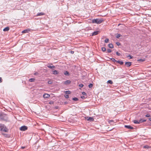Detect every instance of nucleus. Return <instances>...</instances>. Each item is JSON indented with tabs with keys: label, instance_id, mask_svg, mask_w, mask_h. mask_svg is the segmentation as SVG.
I'll return each mask as SVG.
<instances>
[{
	"label": "nucleus",
	"instance_id": "423d86ee",
	"mask_svg": "<svg viewBox=\"0 0 151 151\" xmlns=\"http://www.w3.org/2000/svg\"><path fill=\"white\" fill-rule=\"evenodd\" d=\"M63 83L65 85H68L71 83V81L70 80H68L63 82Z\"/></svg>",
	"mask_w": 151,
	"mask_h": 151
},
{
	"label": "nucleus",
	"instance_id": "dca6fc26",
	"mask_svg": "<svg viewBox=\"0 0 151 151\" xmlns=\"http://www.w3.org/2000/svg\"><path fill=\"white\" fill-rule=\"evenodd\" d=\"M98 32H99L98 31H95V32H94L92 33V36H94V35H97L98 34Z\"/></svg>",
	"mask_w": 151,
	"mask_h": 151
},
{
	"label": "nucleus",
	"instance_id": "a878e982",
	"mask_svg": "<svg viewBox=\"0 0 151 151\" xmlns=\"http://www.w3.org/2000/svg\"><path fill=\"white\" fill-rule=\"evenodd\" d=\"M65 93L66 94H70L71 93L70 91H65Z\"/></svg>",
	"mask_w": 151,
	"mask_h": 151
},
{
	"label": "nucleus",
	"instance_id": "2f4dec72",
	"mask_svg": "<svg viewBox=\"0 0 151 151\" xmlns=\"http://www.w3.org/2000/svg\"><path fill=\"white\" fill-rule=\"evenodd\" d=\"M101 50L103 52H105L106 50V48L105 47H102L101 48Z\"/></svg>",
	"mask_w": 151,
	"mask_h": 151
},
{
	"label": "nucleus",
	"instance_id": "1a4fd4ad",
	"mask_svg": "<svg viewBox=\"0 0 151 151\" xmlns=\"http://www.w3.org/2000/svg\"><path fill=\"white\" fill-rule=\"evenodd\" d=\"M132 64V63L131 62H126L125 65L127 66V67H130Z\"/></svg>",
	"mask_w": 151,
	"mask_h": 151
},
{
	"label": "nucleus",
	"instance_id": "aec40b11",
	"mask_svg": "<svg viewBox=\"0 0 151 151\" xmlns=\"http://www.w3.org/2000/svg\"><path fill=\"white\" fill-rule=\"evenodd\" d=\"M35 78H31L29 79V81L30 82H34L35 81Z\"/></svg>",
	"mask_w": 151,
	"mask_h": 151
},
{
	"label": "nucleus",
	"instance_id": "9d476101",
	"mask_svg": "<svg viewBox=\"0 0 151 151\" xmlns=\"http://www.w3.org/2000/svg\"><path fill=\"white\" fill-rule=\"evenodd\" d=\"M30 31V30L29 29H27L23 30L22 32L23 33H28Z\"/></svg>",
	"mask_w": 151,
	"mask_h": 151
},
{
	"label": "nucleus",
	"instance_id": "c756f323",
	"mask_svg": "<svg viewBox=\"0 0 151 151\" xmlns=\"http://www.w3.org/2000/svg\"><path fill=\"white\" fill-rule=\"evenodd\" d=\"M93 85L92 83H90L88 85V87L90 88H91L92 87H93Z\"/></svg>",
	"mask_w": 151,
	"mask_h": 151
},
{
	"label": "nucleus",
	"instance_id": "ddd939ff",
	"mask_svg": "<svg viewBox=\"0 0 151 151\" xmlns=\"http://www.w3.org/2000/svg\"><path fill=\"white\" fill-rule=\"evenodd\" d=\"M9 27H5V28H4L3 29V31H5V32L8 31H9Z\"/></svg>",
	"mask_w": 151,
	"mask_h": 151
},
{
	"label": "nucleus",
	"instance_id": "a18cd8bd",
	"mask_svg": "<svg viewBox=\"0 0 151 151\" xmlns=\"http://www.w3.org/2000/svg\"><path fill=\"white\" fill-rule=\"evenodd\" d=\"M70 52L72 54H73L74 53V51H70Z\"/></svg>",
	"mask_w": 151,
	"mask_h": 151
},
{
	"label": "nucleus",
	"instance_id": "20e7f679",
	"mask_svg": "<svg viewBox=\"0 0 151 151\" xmlns=\"http://www.w3.org/2000/svg\"><path fill=\"white\" fill-rule=\"evenodd\" d=\"M27 129V127L26 126H22L20 128V130L21 131H25Z\"/></svg>",
	"mask_w": 151,
	"mask_h": 151
},
{
	"label": "nucleus",
	"instance_id": "2eb2a0df",
	"mask_svg": "<svg viewBox=\"0 0 151 151\" xmlns=\"http://www.w3.org/2000/svg\"><path fill=\"white\" fill-rule=\"evenodd\" d=\"M108 47L109 48H114V46L111 43L109 44Z\"/></svg>",
	"mask_w": 151,
	"mask_h": 151
},
{
	"label": "nucleus",
	"instance_id": "f03ea898",
	"mask_svg": "<svg viewBox=\"0 0 151 151\" xmlns=\"http://www.w3.org/2000/svg\"><path fill=\"white\" fill-rule=\"evenodd\" d=\"M0 119L1 120L7 121L8 117L5 114H0Z\"/></svg>",
	"mask_w": 151,
	"mask_h": 151
},
{
	"label": "nucleus",
	"instance_id": "0eeeda50",
	"mask_svg": "<svg viewBox=\"0 0 151 151\" xmlns=\"http://www.w3.org/2000/svg\"><path fill=\"white\" fill-rule=\"evenodd\" d=\"M124 127L128 129H134V128L130 125H125L124 126Z\"/></svg>",
	"mask_w": 151,
	"mask_h": 151
},
{
	"label": "nucleus",
	"instance_id": "79ce46f5",
	"mask_svg": "<svg viewBox=\"0 0 151 151\" xmlns=\"http://www.w3.org/2000/svg\"><path fill=\"white\" fill-rule=\"evenodd\" d=\"M150 115L148 114H147L145 115V116L146 117H150Z\"/></svg>",
	"mask_w": 151,
	"mask_h": 151
},
{
	"label": "nucleus",
	"instance_id": "bb28decb",
	"mask_svg": "<svg viewBox=\"0 0 151 151\" xmlns=\"http://www.w3.org/2000/svg\"><path fill=\"white\" fill-rule=\"evenodd\" d=\"M111 60L114 63L116 62V61H117L115 60L114 58H111Z\"/></svg>",
	"mask_w": 151,
	"mask_h": 151
},
{
	"label": "nucleus",
	"instance_id": "a211bd4d",
	"mask_svg": "<svg viewBox=\"0 0 151 151\" xmlns=\"http://www.w3.org/2000/svg\"><path fill=\"white\" fill-rule=\"evenodd\" d=\"M53 73L54 74H59V72L55 70H54L53 71Z\"/></svg>",
	"mask_w": 151,
	"mask_h": 151
},
{
	"label": "nucleus",
	"instance_id": "7ed1b4c3",
	"mask_svg": "<svg viewBox=\"0 0 151 151\" xmlns=\"http://www.w3.org/2000/svg\"><path fill=\"white\" fill-rule=\"evenodd\" d=\"M0 131L7 132H8V129L4 124H0Z\"/></svg>",
	"mask_w": 151,
	"mask_h": 151
},
{
	"label": "nucleus",
	"instance_id": "7c9ffc66",
	"mask_svg": "<svg viewBox=\"0 0 151 151\" xmlns=\"http://www.w3.org/2000/svg\"><path fill=\"white\" fill-rule=\"evenodd\" d=\"M150 147L147 145H145L144 146V148H145L148 149Z\"/></svg>",
	"mask_w": 151,
	"mask_h": 151
},
{
	"label": "nucleus",
	"instance_id": "ea45409f",
	"mask_svg": "<svg viewBox=\"0 0 151 151\" xmlns=\"http://www.w3.org/2000/svg\"><path fill=\"white\" fill-rule=\"evenodd\" d=\"M83 84H81L79 85V86L80 87L82 88V87H83Z\"/></svg>",
	"mask_w": 151,
	"mask_h": 151
},
{
	"label": "nucleus",
	"instance_id": "f257e3e1",
	"mask_svg": "<svg viewBox=\"0 0 151 151\" xmlns=\"http://www.w3.org/2000/svg\"><path fill=\"white\" fill-rule=\"evenodd\" d=\"M104 21L102 19H92V22L93 23H96L98 24H100Z\"/></svg>",
	"mask_w": 151,
	"mask_h": 151
},
{
	"label": "nucleus",
	"instance_id": "b1692460",
	"mask_svg": "<svg viewBox=\"0 0 151 151\" xmlns=\"http://www.w3.org/2000/svg\"><path fill=\"white\" fill-rule=\"evenodd\" d=\"M121 36H122V35L121 34H117L116 37L117 38H119Z\"/></svg>",
	"mask_w": 151,
	"mask_h": 151
},
{
	"label": "nucleus",
	"instance_id": "393cba45",
	"mask_svg": "<svg viewBox=\"0 0 151 151\" xmlns=\"http://www.w3.org/2000/svg\"><path fill=\"white\" fill-rule=\"evenodd\" d=\"M72 99H73V101H78V99L77 98H76V97L73 98Z\"/></svg>",
	"mask_w": 151,
	"mask_h": 151
},
{
	"label": "nucleus",
	"instance_id": "39448f33",
	"mask_svg": "<svg viewBox=\"0 0 151 151\" xmlns=\"http://www.w3.org/2000/svg\"><path fill=\"white\" fill-rule=\"evenodd\" d=\"M47 66L51 69L54 68H55V66L53 65L52 63L48 64Z\"/></svg>",
	"mask_w": 151,
	"mask_h": 151
},
{
	"label": "nucleus",
	"instance_id": "c9c22d12",
	"mask_svg": "<svg viewBox=\"0 0 151 151\" xmlns=\"http://www.w3.org/2000/svg\"><path fill=\"white\" fill-rule=\"evenodd\" d=\"M116 45L118 46H120L121 45L120 43V42H117L116 43Z\"/></svg>",
	"mask_w": 151,
	"mask_h": 151
},
{
	"label": "nucleus",
	"instance_id": "f8f14e48",
	"mask_svg": "<svg viewBox=\"0 0 151 151\" xmlns=\"http://www.w3.org/2000/svg\"><path fill=\"white\" fill-rule=\"evenodd\" d=\"M45 14V13L43 12H40L37 13V16H42L43 15H44Z\"/></svg>",
	"mask_w": 151,
	"mask_h": 151
},
{
	"label": "nucleus",
	"instance_id": "f3484780",
	"mask_svg": "<svg viewBox=\"0 0 151 151\" xmlns=\"http://www.w3.org/2000/svg\"><path fill=\"white\" fill-rule=\"evenodd\" d=\"M146 121V119H141L139 121V123H142V122H144Z\"/></svg>",
	"mask_w": 151,
	"mask_h": 151
},
{
	"label": "nucleus",
	"instance_id": "9b49d317",
	"mask_svg": "<svg viewBox=\"0 0 151 151\" xmlns=\"http://www.w3.org/2000/svg\"><path fill=\"white\" fill-rule=\"evenodd\" d=\"M109 122L111 125H113L114 123V121L113 120H109Z\"/></svg>",
	"mask_w": 151,
	"mask_h": 151
},
{
	"label": "nucleus",
	"instance_id": "4c0bfd02",
	"mask_svg": "<svg viewBox=\"0 0 151 151\" xmlns=\"http://www.w3.org/2000/svg\"><path fill=\"white\" fill-rule=\"evenodd\" d=\"M116 55L118 56H120L121 55V54L120 53H119V52L118 51L116 52Z\"/></svg>",
	"mask_w": 151,
	"mask_h": 151
},
{
	"label": "nucleus",
	"instance_id": "a19ab883",
	"mask_svg": "<svg viewBox=\"0 0 151 151\" xmlns=\"http://www.w3.org/2000/svg\"><path fill=\"white\" fill-rule=\"evenodd\" d=\"M127 57H129L130 59H132V57L131 55H129L127 56Z\"/></svg>",
	"mask_w": 151,
	"mask_h": 151
},
{
	"label": "nucleus",
	"instance_id": "4468645a",
	"mask_svg": "<svg viewBox=\"0 0 151 151\" xmlns=\"http://www.w3.org/2000/svg\"><path fill=\"white\" fill-rule=\"evenodd\" d=\"M87 120L89 121H92L94 120L93 118L91 117H89L88 119H87Z\"/></svg>",
	"mask_w": 151,
	"mask_h": 151
},
{
	"label": "nucleus",
	"instance_id": "09e8293b",
	"mask_svg": "<svg viewBox=\"0 0 151 151\" xmlns=\"http://www.w3.org/2000/svg\"><path fill=\"white\" fill-rule=\"evenodd\" d=\"M149 119L150 121H151V117L149 118Z\"/></svg>",
	"mask_w": 151,
	"mask_h": 151
},
{
	"label": "nucleus",
	"instance_id": "473e14b6",
	"mask_svg": "<svg viewBox=\"0 0 151 151\" xmlns=\"http://www.w3.org/2000/svg\"><path fill=\"white\" fill-rule=\"evenodd\" d=\"M107 51L108 53H110L111 52V50L109 49H107Z\"/></svg>",
	"mask_w": 151,
	"mask_h": 151
},
{
	"label": "nucleus",
	"instance_id": "5701e85b",
	"mask_svg": "<svg viewBox=\"0 0 151 151\" xmlns=\"http://www.w3.org/2000/svg\"><path fill=\"white\" fill-rule=\"evenodd\" d=\"M139 121L137 120H134L133 121V122L134 123L136 124H139Z\"/></svg>",
	"mask_w": 151,
	"mask_h": 151
},
{
	"label": "nucleus",
	"instance_id": "37998d69",
	"mask_svg": "<svg viewBox=\"0 0 151 151\" xmlns=\"http://www.w3.org/2000/svg\"><path fill=\"white\" fill-rule=\"evenodd\" d=\"M38 74V73L37 72H35L34 73V75H37Z\"/></svg>",
	"mask_w": 151,
	"mask_h": 151
},
{
	"label": "nucleus",
	"instance_id": "412c9836",
	"mask_svg": "<svg viewBox=\"0 0 151 151\" xmlns=\"http://www.w3.org/2000/svg\"><path fill=\"white\" fill-rule=\"evenodd\" d=\"M107 83H108V84H110L111 85V84H112L113 83V82H112V81L111 80H108L107 82Z\"/></svg>",
	"mask_w": 151,
	"mask_h": 151
},
{
	"label": "nucleus",
	"instance_id": "c85d7f7f",
	"mask_svg": "<svg viewBox=\"0 0 151 151\" xmlns=\"http://www.w3.org/2000/svg\"><path fill=\"white\" fill-rule=\"evenodd\" d=\"M53 83V82L52 81L49 80L48 82V83L50 84H51Z\"/></svg>",
	"mask_w": 151,
	"mask_h": 151
},
{
	"label": "nucleus",
	"instance_id": "f704fd0d",
	"mask_svg": "<svg viewBox=\"0 0 151 151\" xmlns=\"http://www.w3.org/2000/svg\"><path fill=\"white\" fill-rule=\"evenodd\" d=\"M109 39H106L104 40L105 42V43H108L109 42Z\"/></svg>",
	"mask_w": 151,
	"mask_h": 151
},
{
	"label": "nucleus",
	"instance_id": "4be33fe9",
	"mask_svg": "<svg viewBox=\"0 0 151 151\" xmlns=\"http://www.w3.org/2000/svg\"><path fill=\"white\" fill-rule=\"evenodd\" d=\"M64 75H65L66 76H68L69 75V74L68 72L67 71H65V72H64Z\"/></svg>",
	"mask_w": 151,
	"mask_h": 151
},
{
	"label": "nucleus",
	"instance_id": "6e6552de",
	"mask_svg": "<svg viewBox=\"0 0 151 151\" xmlns=\"http://www.w3.org/2000/svg\"><path fill=\"white\" fill-rule=\"evenodd\" d=\"M50 95L47 93H45L43 95V97L44 98H48L50 97Z\"/></svg>",
	"mask_w": 151,
	"mask_h": 151
},
{
	"label": "nucleus",
	"instance_id": "49530a36",
	"mask_svg": "<svg viewBox=\"0 0 151 151\" xmlns=\"http://www.w3.org/2000/svg\"><path fill=\"white\" fill-rule=\"evenodd\" d=\"M81 98L82 99H83L86 98V97H85L83 96H81Z\"/></svg>",
	"mask_w": 151,
	"mask_h": 151
},
{
	"label": "nucleus",
	"instance_id": "e433bc0d",
	"mask_svg": "<svg viewBox=\"0 0 151 151\" xmlns=\"http://www.w3.org/2000/svg\"><path fill=\"white\" fill-rule=\"evenodd\" d=\"M64 96L66 98H69V96L68 94L65 95Z\"/></svg>",
	"mask_w": 151,
	"mask_h": 151
},
{
	"label": "nucleus",
	"instance_id": "6ab92c4d",
	"mask_svg": "<svg viewBox=\"0 0 151 151\" xmlns=\"http://www.w3.org/2000/svg\"><path fill=\"white\" fill-rule=\"evenodd\" d=\"M116 63L120 64L121 65H122L124 64V62L123 61L120 60L117 61Z\"/></svg>",
	"mask_w": 151,
	"mask_h": 151
},
{
	"label": "nucleus",
	"instance_id": "c03bdc74",
	"mask_svg": "<svg viewBox=\"0 0 151 151\" xmlns=\"http://www.w3.org/2000/svg\"><path fill=\"white\" fill-rule=\"evenodd\" d=\"M2 82V78L1 77H0V83H1Z\"/></svg>",
	"mask_w": 151,
	"mask_h": 151
},
{
	"label": "nucleus",
	"instance_id": "cd10ccee",
	"mask_svg": "<svg viewBox=\"0 0 151 151\" xmlns=\"http://www.w3.org/2000/svg\"><path fill=\"white\" fill-rule=\"evenodd\" d=\"M145 61V60L144 59H139L137 60L138 61H139L140 62H143Z\"/></svg>",
	"mask_w": 151,
	"mask_h": 151
},
{
	"label": "nucleus",
	"instance_id": "72a5a7b5",
	"mask_svg": "<svg viewBox=\"0 0 151 151\" xmlns=\"http://www.w3.org/2000/svg\"><path fill=\"white\" fill-rule=\"evenodd\" d=\"M54 102L53 101H51L49 103V104H52L54 103Z\"/></svg>",
	"mask_w": 151,
	"mask_h": 151
},
{
	"label": "nucleus",
	"instance_id": "58836bf2",
	"mask_svg": "<svg viewBox=\"0 0 151 151\" xmlns=\"http://www.w3.org/2000/svg\"><path fill=\"white\" fill-rule=\"evenodd\" d=\"M82 94L83 95H87L86 93L84 92H82Z\"/></svg>",
	"mask_w": 151,
	"mask_h": 151
},
{
	"label": "nucleus",
	"instance_id": "de8ad7c7",
	"mask_svg": "<svg viewBox=\"0 0 151 151\" xmlns=\"http://www.w3.org/2000/svg\"><path fill=\"white\" fill-rule=\"evenodd\" d=\"M25 148V147H21V148L22 149H24Z\"/></svg>",
	"mask_w": 151,
	"mask_h": 151
}]
</instances>
